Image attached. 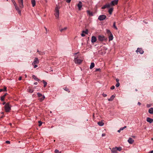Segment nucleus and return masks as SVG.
Segmentation results:
<instances>
[{
  "label": "nucleus",
  "mask_w": 153,
  "mask_h": 153,
  "mask_svg": "<svg viewBox=\"0 0 153 153\" xmlns=\"http://www.w3.org/2000/svg\"><path fill=\"white\" fill-rule=\"evenodd\" d=\"M45 53L44 52H39V54L40 55H43Z\"/></svg>",
  "instance_id": "obj_40"
},
{
  "label": "nucleus",
  "mask_w": 153,
  "mask_h": 153,
  "mask_svg": "<svg viewBox=\"0 0 153 153\" xmlns=\"http://www.w3.org/2000/svg\"><path fill=\"white\" fill-rule=\"evenodd\" d=\"M138 104L139 105H141V103L140 102H138Z\"/></svg>",
  "instance_id": "obj_56"
},
{
  "label": "nucleus",
  "mask_w": 153,
  "mask_h": 153,
  "mask_svg": "<svg viewBox=\"0 0 153 153\" xmlns=\"http://www.w3.org/2000/svg\"><path fill=\"white\" fill-rule=\"evenodd\" d=\"M97 124L100 126H102L104 124V123L102 121H99L98 122Z\"/></svg>",
  "instance_id": "obj_22"
},
{
  "label": "nucleus",
  "mask_w": 153,
  "mask_h": 153,
  "mask_svg": "<svg viewBox=\"0 0 153 153\" xmlns=\"http://www.w3.org/2000/svg\"><path fill=\"white\" fill-rule=\"evenodd\" d=\"M118 0H114L111 2L110 4L111 6H114L117 4Z\"/></svg>",
  "instance_id": "obj_7"
},
{
  "label": "nucleus",
  "mask_w": 153,
  "mask_h": 153,
  "mask_svg": "<svg viewBox=\"0 0 153 153\" xmlns=\"http://www.w3.org/2000/svg\"><path fill=\"white\" fill-rule=\"evenodd\" d=\"M94 66V62H92L91 63V65L90 66V69H92L93 68Z\"/></svg>",
  "instance_id": "obj_24"
},
{
  "label": "nucleus",
  "mask_w": 153,
  "mask_h": 153,
  "mask_svg": "<svg viewBox=\"0 0 153 153\" xmlns=\"http://www.w3.org/2000/svg\"><path fill=\"white\" fill-rule=\"evenodd\" d=\"M42 82L44 84V87H46V85L47 84V83L44 80H43Z\"/></svg>",
  "instance_id": "obj_31"
},
{
  "label": "nucleus",
  "mask_w": 153,
  "mask_h": 153,
  "mask_svg": "<svg viewBox=\"0 0 153 153\" xmlns=\"http://www.w3.org/2000/svg\"><path fill=\"white\" fill-rule=\"evenodd\" d=\"M87 12L88 14L90 16H92L93 15V13L91 12L89 10H87Z\"/></svg>",
  "instance_id": "obj_18"
},
{
  "label": "nucleus",
  "mask_w": 153,
  "mask_h": 153,
  "mask_svg": "<svg viewBox=\"0 0 153 153\" xmlns=\"http://www.w3.org/2000/svg\"><path fill=\"white\" fill-rule=\"evenodd\" d=\"M106 18V16L105 15H100L98 18V19L100 21H103Z\"/></svg>",
  "instance_id": "obj_5"
},
{
  "label": "nucleus",
  "mask_w": 153,
  "mask_h": 153,
  "mask_svg": "<svg viewBox=\"0 0 153 153\" xmlns=\"http://www.w3.org/2000/svg\"><path fill=\"white\" fill-rule=\"evenodd\" d=\"M7 93H6L3 96H2L1 97V101H4V100L5 97L7 95Z\"/></svg>",
  "instance_id": "obj_16"
},
{
  "label": "nucleus",
  "mask_w": 153,
  "mask_h": 153,
  "mask_svg": "<svg viewBox=\"0 0 153 153\" xmlns=\"http://www.w3.org/2000/svg\"><path fill=\"white\" fill-rule=\"evenodd\" d=\"M132 137H133V138H134L135 137V136H132Z\"/></svg>",
  "instance_id": "obj_64"
},
{
  "label": "nucleus",
  "mask_w": 153,
  "mask_h": 153,
  "mask_svg": "<svg viewBox=\"0 0 153 153\" xmlns=\"http://www.w3.org/2000/svg\"><path fill=\"white\" fill-rule=\"evenodd\" d=\"M146 121L150 123H152L153 122V119L148 117L146 119Z\"/></svg>",
  "instance_id": "obj_12"
},
{
  "label": "nucleus",
  "mask_w": 153,
  "mask_h": 153,
  "mask_svg": "<svg viewBox=\"0 0 153 153\" xmlns=\"http://www.w3.org/2000/svg\"><path fill=\"white\" fill-rule=\"evenodd\" d=\"M38 66V65H35L34 66V68H36Z\"/></svg>",
  "instance_id": "obj_51"
},
{
  "label": "nucleus",
  "mask_w": 153,
  "mask_h": 153,
  "mask_svg": "<svg viewBox=\"0 0 153 153\" xmlns=\"http://www.w3.org/2000/svg\"><path fill=\"white\" fill-rule=\"evenodd\" d=\"M105 134H102V137H104V136H105Z\"/></svg>",
  "instance_id": "obj_60"
},
{
  "label": "nucleus",
  "mask_w": 153,
  "mask_h": 153,
  "mask_svg": "<svg viewBox=\"0 0 153 153\" xmlns=\"http://www.w3.org/2000/svg\"><path fill=\"white\" fill-rule=\"evenodd\" d=\"M55 153H59V150L57 149L55 150Z\"/></svg>",
  "instance_id": "obj_44"
},
{
  "label": "nucleus",
  "mask_w": 153,
  "mask_h": 153,
  "mask_svg": "<svg viewBox=\"0 0 153 153\" xmlns=\"http://www.w3.org/2000/svg\"><path fill=\"white\" fill-rule=\"evenodd\" d=\"M113 27L116 30H117V27L116 26V22H114L113 23Z\"/></svg>",
  "instance_id": "obj_29"
},
{
  "label": "nucleus",
  "mask_w": 153,
  "mask_h": 153,
  "mask_svg": "<svg viewBox=\"0 0 153 153\" xmlns=\"http://www.w3.org/2000/svg\"><path fill=\"white\" fill-rule=\"evenodd\" d=\"M45 98L44 96H42V98H39V100L40 101L42 102Z\"/></svg>",
  "instance_id": "obj_30"
},
{
  "label": "nucleus",
  "mask_w": 153,
  "mask_h": 153,
  "mask_svg": "<svg viewBox=\"0 0 153 153\" xmlns=\"http://www.w3.org/2000/svg\"><path fill=\"white\" fill-rule=\"evenodd\" d=\"M31 1L33 7H34L36 5L35 0H31Z\"/></svg>",
  "instance_id": "obj_23"
},
{
  "label": "nucleus",
  "mask_w": 153,
  "mask_h": 153,
  "mask_svg": "<svg viewBox=\"0 0 153 153\" xmlns=\"http://www.w3.org/2000/svg\"><path fill=\"white\" fill-rule=\"evenodd\" d=\"M147 106L148 107H150V105L149 104H147Z\"/></svg>",
  "instance_id": "obj_55"
},
{
  "label": "nucleus",
  "mask_w": 153,
  "mask_h": 153,
  "mask_svg": "<svg viewBox=\"0 0 153 153\" xmlns=\"http://www.w3.org/2000/svg\"><path fill=\"white\" fill-rule=\"evenodd\" d=\"M10 141L8 140H7L6 141V143L7 144H9L10 143Z\"/></svg>",
  "instance_id": "obj_49"
},
{
  "label": "nucleus",
  "mask_w": 153,
  "mask_h": 153,
  "mask_svg": "<svg viewBox=\"0 0 153 153\" xmlns=\"http://www.w3.org/2000/svg\"><path fill=\"white\" fill-rule=\"evenodd\" d=\"M103 96V97H106L107 96V94H105L104 93H103L102 94Z\"/></svg>",
  "instance_id": "obj_46"
},
{
  "label": "nucleus",
  "mask_w": 153,
  "mask_h": 153,
  "mask_svg": "<svg viewBox=\"0 0 153 153\" xmlns=\"http://www.w3.org/2000/svg\"><path fill=\"white\" fill-rule=\"evenodd\" d=\"M4 109L6 112H9L11 110V108L10 106L9 103L7 102L4 106Z\"/></svg>",
  "instance_id": "obj_1"
},
{
  "label": "nucleus",
  "mask_w": 153,
  "mask_h": 153,
  "mask_svg": "<svg viewBox=\"0 0 153 153\" xmlns=\"http://www.w3.org/2000/svg\"><path fill=\"white\" fill-rule=\"evenodd\" d=\"M64 89L65 91H68V93H69L70 92V91L68 90V88L66 87L64 88Z\"/></svg>",
  "instance_id": "obj_38"
},
{
  "label": "nucleus",
  "mask_w": 153,
  "mask_h": 153,
  "mask_svg": "<svg viewBox=\"0 0 153 153\" xmlns=\"http://www.w3.org/2000/svg\"><path fill=\"white\" fill-rule=\"evenodd\" d=\"M19 6L21 8H22L23 7V2L19 3Z\"/></svg>",
  "instance_id": "obj_26"
},
{
  "label": "nucleus",
  "mask_w": 153,
  "mask_h": 153,
  "mask_svg": "<svg viewBox=\"0 0 153 153\" xmlns=\"http://www.w3.org/2000/svg\"><path fill=\"white\" fill-rule=\"evenodd\" d=\"M32 77L33 79H34L36 80V81H40V79H38L36 76L34 75H33L32 76Z\"/></svg>",
  "instance_id": "obj_19"
},
{
  "label": "nucleus",
  "mask_w": 153,
  "mask_h": 153,
  "mask_svg": "<svg viewBox=\"0 0 153 153\" xmlns=\"http://www.w3.org/2000/svg\"><path fill=\"white\" fill-rule=\"evenodd\" d=\"M3 89H4V91H7V87L6 86H4V88Z\"/></svg>",
  "instance_id": "obj_42"
},
{
  "label": "nucleus",
  "mask_w": 153,
  "mask_h": 153,
  "mask_svg": "<svg viewBox=\"0 0 153 153\" xmlns=\"http://www.w3.org/2000/svg\"><path fill=\"white\" fill-rule=\"evenodd\" d=\"M19 3L23 2V0H18Z\"/></svg>",
  "instance_id": "obj_45"
},
{
  "label": "nucleus",
  "mask_w": 153,
  "mask_h": 153,
  "mask_svg": "<svg viewBox=\"0 0 153 153\" xmlns=\"http://www.w3.org/2000/svg\"><path fill=\"white\" fill-rule=\"evenodd\" d=\"M113 10V9L112 8H110L108 10V12L110 14H112Z\"/></svg>",
  "instance_id": "obj_25"
},
{
  "label": "nucleus",
  "mask_w": 153,
  "mask_h": 153,
  "mask_svg": "<svg viewBox=\"0 0 153 153\" xmlns=\"http://www.w3.org/2000/svg\"><path fill=\"white\" fill-rule=\"evenodd\" d=\"M81 35L82 36L84 37L85 36V35L83 33H82L81 34Z\"/></svg>",
  "instance_id": "obj_50"
},
{
  "label": "nucleus",
  "mask_w": 153,
  "mask_h": 153,
  "mask_svg": "<svg viewBox=\"0 0 153 153\" xmlns=\"http://www.w3.org/2000/svg\"><path fill=\"white\" fill-rule=\"evenodd\" d=\"M149 153H153V150L150 151Z\"/></svg>",
  "instance_id": "obj_59"
},
{
  "label": "nucleus",
  "mask_w": 153,
  "mask_h": 153,
  "mask_svg": "<svg viewBox=\"0 0 153 153\" xmlns=\"http://www.w3.org/2000/svg\"><path fill=\"white\" fill-rule=\"evenodd\" d=\"M44 28H45V30H46V31H47V29L46 28V27H44Z\"/></svg>",
  "instance_id": "obj_63"
},
{
  "label": "nucleus",
  "mask_w": 153,
  "mask_h": 153,
  "mask_svg": "<svg viewBox=\"0 0 153 153\" xmlns=\"http://www.w3.org/2000/svg\"><path fill=\"white\" fill-rule=\"evenodd\" d=\"M71 0H66V1L68 3H69L71 2Z\"/></svg>",
  "instance_id": "obj_47"
},
{
  "label": "nucleus",
  "mask_w": 153,
  "mask_h": 153,
  "mask_svg": "<svg viewBox=\"0 0 153 153\" xmlns=\"http://www.w3.org/2000/svg\"><path fill=\"white\" fill-rule=\"evenodd\" d=\"M22 77L21 76H20L19 78V80H21L22 79Z\"/></svg>",
  "instance_id": "obj_54"
},
{
  "label": "nucleus",
  "mask_w": 153,
  "mask_h": 153,
  "mask_svg": "<svg viewBox=\"0 0 153 153\" xmlns=\"http://www.w3.org/2000/svg\"><path fill=\"white\" fill-rule=\"evenodd\" d=\"M4 89H0V92H2V91H4Z\"/></svg>",
  "instance_id": "obj_53"
},
{
  "label": "nucleus",
  "mask_w": 153,
  "mask_h": 153,
  "mask_svg": "<svg viewBox=\"0 0 153 153\" xmlns=\"http://www.w3.org/2000/svg\"><path fill=\"white\" fill-rule=\"evenodd\" d=\"M88 29H86L85 31H82V33H85L86 34H87L88 33Z\"/></svg>",
  "instance_id": "obj_33"
},
{
  "label": "nucleus",
  "mask_w": 153,
  "mask_h": 153,
  "mask_svg": "<svg viewBox=\"0 0 153 153\" xmlns=\"http://www.w3.org/2000/svg\"><path fill=\"white\" fill-rule=\"evenodd\" d=\"M119 80L118 79H116V81L117 82H119Z\"/></svg>",
  "instance_id": "obj_52"
},
{
  "label": "nucleus",
  "mask_w": 153,
  "mask_h": 153,
  "mask_svg": "<svg viewBox=\"0 0 153 153\" xmlns=\"http://www.w3.org/2000/svg\"><path fill=\"white\" fill-rule=\"evenodd\" d=\"M121 130H120V129L118 130L117 131L119 132V133H120V131Z\"/></svg>",
  "instance_id": "obj_62"
},
{
  "label": "nucleus",
  "mask_w": 153,
  "mask_h": 153,
  "mask_svg": "<svg viewBox=\"0 0 153 153\" xmlns=\"http://www.w3.org/2000/svg\"><path fill=\"white\" fill-rule=\"evenodd\" d=\"M117 150L118 151H121V150L122 149L121 148V147H117Z\"/></svg>",
  "instance_id": "obj_35"
},
{
  "label": "nucleus",
  "mask_w": 153,
  "mask_h": 153,
  "mask_svg": "<svg viewBox=\"0 0 153 153\" xmlns=\"http://www.w3.org/2000/svg\"><path fill=\"white\" fill-rule=\"evenodd\" d=\"M100 70H101V69L100 68H97L96 69L95 71H100Z\"/></svg>",
  "instance_id": "obj_41"
},
{
  "label": "nucleus",
  "mask_w": 153,
  "mask_h": 153,
  "mask_svg": "<svg viewBox=\"0 0 153 153\" xmlns=\"http://www.w3.org/2000/svg\"><path fill=\"white\" fill-rule=\"evenodd\" d=\"M108 36L109 38V41H110L112 40L113 39V36L112 34L108 35Z\"/></svg>",
  "instance_id": "obj_15"
},
{
  "label": "nucleus",
  "mask_w": 153,
  "mask_h": 153,
  "mask_svg": "<svg viewBox=\"0 0 153 153\" xmlns=\"http://www.w3.org/2000/svg\"><path fill=\"white\" fill-rule=\"evenodd\" d=\"M12 1L13 2L14 5L15 6V4L16 3V2L15 1V0H12Z\"/></svg>",
  "instance_id": "obj_48"
},
{
  "label": "nucleus",
  "mask_w": 153,
  "mask_h": 153,
  "mask_svg": "<svg viewBox=\"0 0 153 153\" xmlns=\"http://www.w3.org/2000/svg\"><path fill=\"white\" fill-rule=\"evenodd\" d=\"M15 4L14 6L15 7V9L17 11L18 13L20 15H21V10L19 9V7L17 6L16 3H15Z\"/></svg>",
  "instance_id": "obj_6"
},
{
  "label": "nucleus",
  "mask_w": 153,
  "mask_h": 153,
  "mask_svg": "<svg viewBox=\"0 0 153 153\" xmlns=\"http://www.w3.org/2000/svg\"><path fill=\"white\" fill-rule=\"evenodd\" d=\"M39 126H40L42 125V122L41 121H39Z\"/></svg>",
  "instance_id": "obj_39"
},
{
  "label": "nucleus",
  "mask_w": 153,
  "mask_h": 153,
  "mask_svg": "<svg viewBox=\"0 0 153 153\" xmlns=\"http://www.w3.org/2000/svg\"><path fill=\"white\" fill-rule=\"evenodd\" d=\"M115 97V96L113 95L110 98L108 99V100L109 101H112L114 100Z\"/></svg>",
  "instance_id": "obj_20"
},
{
  "label": "nucleus",
  "mask_w": 153,
  "mask_h": 153,
  "mask_svg": "<svg viewBox=\"0 0 153 153\" xmlns=\"http://www.w3.org/2000/svg\"><path fill=\"white\" fill-rule=\"evenodd\" d=\"M67 29V27H65L64 28H63L60 29L59 30L61 32H62L63 31L66 30Z\"/></svg>",
  "instance_id": "obj_27"
},
{
  "label": "nucleus",
  "mask_w": 153,
  "mask_h": 153,
  "mask_svg": "<svg viewBox=\"0 0 153 153\" xmlns=\"http://www.w3.org/2000/svg\"><path fill=\"white\" fill-rule=\"evenodd\" d=\"M28 92L30 93H32L33 92V90L32 89H29L28 91Z\"/></svg>",
  "instance_id": "obj_36"
},
{
  "label": "nucleus",
  "mask_w": 153,
  "mask_h": 153,
  "mask_svg": "<svg viewBox=\"0 0 153 153\" xmlns=\"http://www.w3.org/2000/svg\"><path fill=\"white\" fill-rule=\"evenodd\" d=\"M58 27H59V30H60V29H60V27H61V25H60V26H58Z\"/></svg>",
  "instance_id": "obj_57"
},
{
  "label": "nucleus",
  "mask_w": 153,
  "mask_h": 153,
  "mask_svg": "<svg viewBox=\"0 0 153 153\" xmlns=\"http://www.w3.org/2000/svg\"><path fill=\"white\" fill-rule=\"evenodd\" d=\"M126 127H127L126 126H125L121 128H120V130H121V131L123 130L125 128H126Z\"/></svg>",
  "instance_id": "obj_34"
},
{
  "label": "nucleus",
  "mask_w": 153,
  "mask_h": 153,
  "mask_svg": "<svg viewBox=\"0 0 153 153\" xmlns=\"http://www.w3.org/2000/svg\"><path fill=\"white\" fill-rule=\"evenodd\" d=\"M111 5L109 4H107L104 5L102 7V9H104L106 8H109L110 7Z\"/></svg>",
  "instance_id": "obj_11"
},
{
  "label": "nucleus",
  "mask_w": 153,
  "mask_h": 153,
  "mask_svg": "<svg viewBox=\"0 0 153 153\" xmlns=\"http://www.w3.org/2000/svg\"><path fill=\"white\" fill-rule=\"evenodd\" d=\"M77 6L78 7L79 10H80L81 8L82 7V3L81 1H80L79 2L77 5Z\"/></svg>",
  "instance_id": "obj_14"
},
{
  "label": "nucleus",
  "mask_w": 153,
  "mask_h": 153,
  "mask_svg": "<svg viewBox=\"0 0 153 153\" xmlns=\"http://www.w3.org/2000/svg\"><path fill=\"white\" fill-rule=\"evenodd\" d=\"M98 38L99 41L101 42L107 39V38H105L104 36L101 35L99 36L98 37Z\"/></svg>",
  "instance_id": "obj_3"
},
{
  "label": "nucleus",
  "mask_w": 153,
  "mask_h": 153,
  "mask_svg": "<svg viewBox=\"0 0 153 153\" xmlns=\"http://www.w3.org/2000/svg\"><path fill=\"white\" fill-rule=\"evenodd\" d=\"M149 112L150 114H153V108H149Z\"/></svg>",
  "instance_id": "obj_21"
},
{
  "label": "nucleus",
  "mask_w": 153,
  "mask_h": 153,
  "mask_svg": "<svg viewBox=\"0 0 153 153\" xmlns=\"http://www.w3.org/2000/svg\"><path fill=\"white\" fill-rule=\"evenodd\" d=\"M106 32L108 35H110L111 34V32L108 29L106 30Z\"/></svg>",
  "instance_id": "obj_28"
},
{
  "label": "nucleus",
  "mask_w": 153,
  "mask_h": 153,
  "mask_svg": "<svg viewBox=\"0 0 153 153\" xmlns=\"http://www.w3.org/2000/svg\"><path fill=\"white\" fill-rule=\"evenodd\" d=\"M97 38L95 36H92L91 42L92 43L95 42L97 41Z\"/></svg>",
  "instance_id": "obj_10"
},
{
  "label": "nucleus",
  "mask_w": 153,
  "mask_h": 153,
  "mask_svg": "<svg viewBox=\"0 0 153 153\" xmlns=\"http://www.w3.org/2000/svg\"><path fill=\"white\" fill-rule=\"evenodd\" d=\"M37 84H38V83H37V82H34V85H37Z\"/></svg>",
  "instance_id": "obj_58"
},
{
  "label": "nucleus",
  "mask_w": 153,
  "mask_h": 153,
  "mask_svg": "<svg viewBox=\"0 0 153 153\" xmlns=\"http://www.w3.org/2000/svg\"><path fill=\"white\" fill-rule=\"evenodd\" d=\"M39 63V60L37 58H35L34 60V61L32 63V65H33V64H38Z\"/></svg>",
  "instance_id": "obj_9"
},
{
  "label": "nucleus",
  "mask_w": 153,
  "mask_h": 153,
  "mask_svg": "<svg viewBox=\"0 0 153 153\" xmlns=\"http://www.w3.org/2000/svg\"><path fill=\"white\" fill-rule=\"evenodd\" d=\"M115 88V86H114V85H113L111 87V90H113Z\"/></svg>",
  "instance_id": "obj_43"
},
{
  "label": "nucleus",
  "mask_w": 153,
  "mask_h": 153,
  "mask_svg": "<svg viewBox=\"0 0 153 153\" xmlns=\"http://www.w3.org/2000/svg\"><path fill=\"white\" fill-rule=\"evenodd\" d=\"M128 141L129 143L132 144L133 143L134 140L131 138H130L128 140Z\"/></svg>",
  "instance_id": "obj_17"
},
{
  "label": "nucleus",
  "mask_w": 153,
  "mask_h": 153,
  "mask_svg": "<svg viewBox=\"0 0 153 153\" xmlns=\"http://www.w3.org/2000/svg\"><path fill=\"white\" fill-rule=\"evenodd\" d=\"M55 13L54 15L56 17V18H58L59 17V8L57 6L55 8Z\"/></svg>",
  "instance_id": "obj_2"
},
{
  "label": "nucleus",
  "mask_w": 153,
  "mask_h": 153,
  "mask_svg": "<svg viewBox=\"0 0 153 153\" xmlns=\"http://www.w3.org/2000/svg\"><path fill=\"white\" fill-rule=\"evenodd\" d=\"M37 94L38 95V97H42L43 96L42 95V94L39 93H38Z\"/></svg>",
  "instance_id": "obj_32"
},
{
  "label": "nucleus",
  "mask_w": 153,
  "mask_h": 153,
  "mask_svg": "<svg viewBox=\"0 0 153 153\" xmlns=\"http://www.w3.org/2000/svg\"><path fill=\"white\" fill-rule=\"evenodd\" d=\"M136 51L137 53L139 52L141 54H143L144 52L142 49L141 48H138Z\"/></svg>",
  "instance_id": "obj_8"
},
{
  "label": "nucleus",
  "mask_w": 153,
  "mask_h": 153,
  "mask_svg": "<svg viewBox=\"0 0 153 153\" xmlns=\"http://www.w3.org/2000/svg\"><path fill=\"white\" fill-rule=\"evenodd\" d=\"M74 61L76 64H80L82 62V60L79 59H78L77 57H75Z\"/></svg>",
  "instance_id": "obj_4"
},
{
  "label": "nucleus",
  "mask_w": 153,
  "mask_h": 153,
  "mask_svg": "<svg viewBox=\"0 0 153 153\" xmlns=\"http://www.w3.org/2000/svg\"><path fill=\"white\" fill-rule=\"evenodd\" d=\"M111 151V152L113 153H117V147H116L115 148H113L112 149Z\"/></svg>",
  "instance_id": "obj_13"
},
{
  "label": "nucleus",
  "mask_w": 153,
  "mask_h": 153,
  "mask_svg": "<svg viewBox=\"0 0 153 153\" xmlns=\"http://www.w3.org/2000/svg\"><path fill=\"white\" fill-rule=\"evenodd\" d=\"M120 84L119 82H117V83L116 84V86L117 87H118L120 86Z\"/></svg>",
  "instance_id": "obj_37"
},
{
  "label": "nucleus",
  "mask_w": 153,
  "mask_h": 153,
  "mask_svg": "<svg viewBox=\"0 0 153 153\" xmlns=\"http://www.w3.org/2000/svg\"><path fill=\"white\" fill-rule=\"evenodd\" d=\"M5 103H6V102H3V103H2V104H3V105H4L5 104Z\"/></svg>",
  "instance_id": "obj_61"
}]
</instances>
